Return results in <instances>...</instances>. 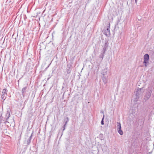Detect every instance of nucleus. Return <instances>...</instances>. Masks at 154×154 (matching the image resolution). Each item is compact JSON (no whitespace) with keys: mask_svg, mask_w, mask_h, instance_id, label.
Here are the masks:
<instances>
[{"mask_svg":"<svg viewBox=\"0 0 154 154\" xmlns=\"http://www.w3.org/2000/svg\"><path fill=\"white\" fill-rule=\"evenodd\" d=\"M152 91V89L151 88H149L148 90L146 92V94L145 97V99L147 100L150 97L151 93Z\"/></svg>","mask_w":154,"mask_h":154,"instance_id":"f257e3e1","label":"nucleus"},{"mask_svg":"<svg viewBox=\"0 0 154 154\" xmlns=\"http://www.w3.org/2000/svg\"><path fill=\"white\" fill-rule=\"evenodd\" d=\"M7 122L2 116V113H1L0 116V129L1 130L2 129L3 124L5 125Z\"/></svg>","mask_w":154,"mask_h":154,"instance_id":"f03ea898","label":"nucleus"},{"mask_svg":"<svg viewBox=\"0 0 154 154\" xmlns=\"http://www.w3.org/2000/svg\"><path fill=\"white\" fill-rule=\"evenodd\" d=\"M7 91L8 90L6 89L2 90V94L1 95V98L3 100H5L7 97Z\"/></svg>","mask_w":154,"mask_h":154,"instance_id":"7ed1b4c3","label":"nucleus"},{"mask_svg":"<svg viewBox=\"0 0 154 154\" xmlns=\"http://www.w3.org/2000/svg\"><path fill=\"white\" fill-rule=\"evenodd\" d=\"M117 129L118 132L120 135H122L123 134V132L121 130V125L119 122H117Z\"/></svg>","mask_w":154,"mask_h":154,"instance_id":"20e7f679","label":"nucleus"},{"mask_svg":"<svg viewBox=\"0 0 154 154\" xmlns=\"http://www.w3.org/2000/svg\"><path fill=\"white\" fill-rule=\"evenodd\" d=\"M143 89V88H138L137 91H136L135 96L136 97L135 99V100L137 101H138L139 98L140 94H141V91Z\"/></svg>","mask_w":154,"mask_h":154,"instance_id":"39448f33","label":"nucleus"},{"mask_svg":"<svg viewBox=\"0 0 154 154\" xmlns=\"http://www.w3.org/2000/svg\"><path fill=\"white\" fill-rule=\"evenodd\" d=\"M144 61L143 63H144L145 67L147 66V64L149 63V56L148 54H146L144 55Z\"/></svg>","mask_w":154,"mask_h":154,"instance_id":"423d86ee","label":"nucleus"},{"mask_svg":"<svg viewBox=\"0 0 154 154\" xmlns=\"http://www.w3.org/2000/svg\"><path fill=\"white\" fill-rule=\"evenodd\" d=\"M108 26H107L106 29L104 31V34L107 37H109L110 35V23H109Z\"/></svg>","mask_w":154,"mask_h":154,"instance_id":"0eeeda50","label":"nucleus"},{"mask_svg":"<svg viewBox=\"0 0 154 154\" xmlns=\"http://www.w3.org/2000/svg\"><path fill=\"white\" fill-rule=\"evenodd\" d=\"M11 112V110L10 108H9L7 109V113L5 114V117L4 118V119H5V120L7 122H8V119L10 116V112Z\"/></svg>","mask_w":154,"mask_h":154,"instance_id":"6e6552de","label":"nucleus"},{"mask_svg":"<svg viewBox=\"0 0 154 154\" xmlns=\"http://www.w3.org/2000/svg\"><path fill=\"white\" fill-rule=\"evenodd\" d=\"M109 44V43L108 41L107 40H105V44L102 47L103 51L104 53L106 52V49L108 47Z\"/></svg>","mask_w":154,"mask_h":154,"instance_id":"1a4fd4ad","label":"nucleus"},{"mask_svg":"<svg viewBox=\"0 0 154 154\" xmlns=\"http://www.w3.org/2000/svg\"><path fill=\"white\" fill-rule=\"evenodd\" d=\"M71 65L70 64H68L67 65V67L66 69V72L67 74H70L72 70Z\"/></svg>","mask_w":154,"mask_h":154,"instance_id":"9d476101","label":"nucleus"},{"mask_svg":"<svg viewBox=\"0 0 154 154\" xmlns=\"http://www.w3.org/2000/svg\"><path fill=\"white\" fill-rule=\"evenodd\" d=\"M27 87L26 86L22 88L21 90V93L23 97H25V94L26 91V89H27Z\"/></svg>","mask_w":154,"mask_h":154,"instance_id":"9b49d317","label":"nucleus"},{"mask_svg":"<svg viewBox=\"0 0 154 154\" xmlns=\"http://www.w3.org/2000/svg\"><path fill=\"white\" fill-rule=\"evenodd\" d=\"M107 76L106 77V76H102L101 77L104 83L105 84H106L107 83Z\"/></svg>","mask_w":154,"mask_h":154,"instance_id":"f8f14e48","label":"nucleus"},{"mask_svg":"<svg viewBox=\"0 0 154 154\" xmlns=\"http://www.w3.org/2000/svg\"><path fill=\"white\" fill-rule=\"evenodd\" d=\"M64 121L65 122V124L63 125V131H64L65 129V127L67 124V122L69 121V119L68 117H66L64 119Z\"/></svg>","mask_w":154,"mask_h":154,"instance_id":"ddd939ff","label":"nucleus"},{"mask_svg":"<svg viewBox=\"0 0 154 154\" xmlns=\"http://www.w3.org/2000/svg\"><path fill=\"white\" fill-rule=\"evenodd\" d=\"M107 68H106L104 69L103 70L102 72H101V74L103 75L102 76H105L106 75H107Z\"/></svg>","mask_w":154,"mask_h":154,"instance_id":"4468645a","label":"nucleus"},{"mask_svg":"<svg viewBox=\"0 0 154 154\" xmlns=\"http://www.w3.org/2000/svg\"><path fill=\"white\" fill-rule=\"evenodd\" d=\"M105 54V53H104L102 51L101 54H100L99 55V58H101L102 60L103 59Z\"/></svg>","mask_w":154,"mask_h":154,"instance_id":"2eb2a0df","label":"nucleus"},{"mask_svg":"<svg viewBox=\"0 0 154 154\" xmlns=\"http://www.w3.org/2000/svg\"><path fill=\"white\" fill-rule=\"evenodd\" d=\"M99 137L100 139L102 140L103 138V134H99Z\"/></svg>","mask_w":154,"mask_h":154,"instance_id":"dca6fc26","label":"nucleus"},{"mask_svg":"<svg viewBox=\"0 0 154 154\" xmlns=\"http://www.w3.org/2000/svg\"><path fill=\"white\" fill-rule=\"evenodd\" d=\"M31 140L30 139H29V138L26 141V143L27 145H29L30 144V143L31 142Z\"/></svg>","mask_w":154,"mask_h":154,"instance_id":"f3484780","label":"nucleus"},{"mask_svg":"<svg viewBox=\"0 0 154 154\" xmlns=\"http://www.w3.org/2000/svg\"><path fill=\"white\" fill-rule=\"evenodd\" d=\"M104 115H103V117L102 119V120H101V123L102 125H103L104 124Z\"/></svg>","mask_w":154,"mask_h":154,"instance_id":"a211bd4d","label":"nucleus"},{"mask_svg":"<svg viewBox=\"0 0 154 154\" xmlns=\"http://www.w3.org/2000/svg\"><path fill=\"white\" fill-rule=\"evenodd\" d=\"M33 132H32L31 135V136H30V137H29V139H30L31 140L32 136H33Z\"/></svg>","mask_w":154,"mask_h":154,"instance_id":"6ab92c4d","label":"nucleus"},{"mask_svg":"<svg viewBox=\"0 0 154 154\" xmlns=\"http://www.w3.org/2000/svg\"><path fill=\"white\" fill-rule=\"evenodd\" d=\"M27 12L28 13H29V12H30V11H29V10H27Z\"/></svg>","mask_w":154,"mask_h":154,"instance_id":"aec40b11","label":"nucleus"},{"mask_svg":"<svg viewBox=\"0 0 154 154\" xmlns=\"http://www.w3.org/2000/svg\"><path fill=\"white\" fill-rule=\"evenodd\" d=\"M45 10H44V11H43V12H42V14H44V13L45 12Z\"/></svg>","mask_w":154,"mask_h":154,"instance_id":"412c9836","label":"nucleus"},{"mask_svg":"<svg viewBox=\"0 0 154 154\" xmlns=\"http://www.w3.org/2000/svg\"><path fill=\"white\" fill-rule=\"evenodd\" d=\"M51 63L50 64H49L48 66L47 67V68H48V67L50 65Z\"/></svg>","mask_w":154,"mask_h":154,"instance_id":"4be33fe9","label":"nucleus"},{"mask_svg":"<svg viewBox=\"0 0 154 154\" xmlns=\"http://www.w3.org/2000/svg\"><path fill=\"white\" fill-rule=\"evenodd\" d=\"M153 10H154V5L153 7Z\"/></svg>","mask_w":154,"mask_h":154,"instance_id":"5701e85b","label":"nucleus"},{"mask_svg":"<svg viewBox=\"0 0 154 154\" xmlns=\"http://www.w3.org/2000/svg\"><path fill=\"white\" fill-rule=\"evenodd\" d=\"M137 0H135V2L136 3H137Z\"/></svg>","mask_w":154,"mask_h":154,"instance_id":"b1692460","label":"nucleus"},{"mask_svg":"<svg viewBox=\"0 0 154 154\" xmlns=\"http://www.w3.org/2000/svg\"><path fill=\"white\" fill-rule=\"evenodd\" d=\"M48 68H47V67H46V68H45V69H46H46H47Z\"/></svg>","mask_w":154,"mask_h":154,"instance_id":"393cba45","label":"nucleus"},{"mask_svg":"<svg viewBox=\"0 0 154 154\" xmlns=\"http://www.w3.org/2000/svg\"><path fill=\"white\" fill-rule=\"evenodd\" d=\"M64 94H65V92H64V93H63V96L64 95Z\"/></svg>","mask_w":154,"mask_h":154,"instance_id":"a878e982","label":"nucleus"}]
</instances>
